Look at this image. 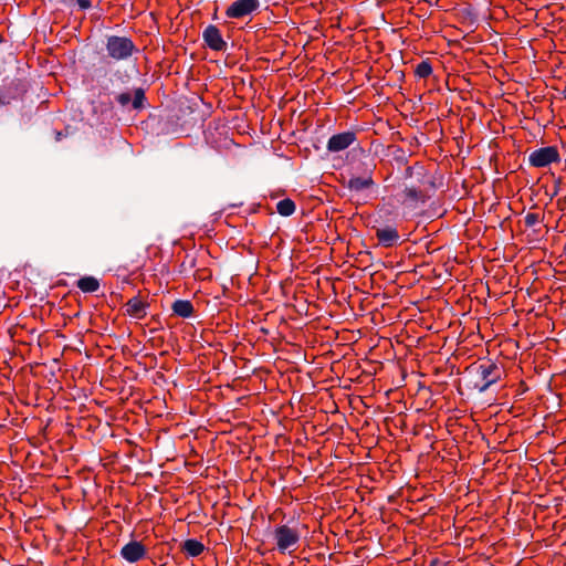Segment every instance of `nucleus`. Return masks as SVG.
<instances>
[{"label":"nucleus","instance_id":"1","mask_svg":"<svg viewBox=\"0 0 566 566\" xmlns=\"http://www.w3.org/2000/svg\"><path fill=\"white\" fill-rule=\"evenodd\" d=\"M468 379L465 388L470 391H478L479 394L485 392L492 385L501 379L500 367L492 363L471 365L467 368Z\"/></svg>","mask_w":566,"mask_h":566},{"label":"nucleus","instance_id":"2","mask_svg":"<svg viewBox=\"0 0 566 566\" xmlns=\"http://www.w3.org/2000/svg\"><path fill=\"white\" fill-rule=\"evenodd\" d=\"M105 50L107 57L116 62L126 61L138 51L130 38L119 35H107Z\"/></svg>","mask_w":566,"mask_h":566},{"label":"nucleus","instance_id":"3","mask_svg":"<svg viewBox=\"0 0 566 566\" xmlns=\"http://www.w3.org/2000/svg\"><path fill=\"white\" fill-rule=\"evenodd\" d=\"M364 170L361 176L352 175L347 181H343V186L349 191L352 196H359L366 191L377 188L373 178L375 165L364 163Z\"/></svg>","mask_w":566,"mask_h":566},{"label":"nucleus","instance_id":"4","mask_svg":"<svg viewBox=\"0 0 566 566\" xmlns=\"http://www.w3.org/2000/svg\"><path fill=\"white\" fill-rule=\"evenodd\" d=\"M109 95H113V101L123 109H126L129 105L135 111L145 107L146 96L145 90L142 87H134L132 92L126 88H123V91H109Z\"/></svg>","mask_w":566,"mask_h":566},{"label":"nucleus","instance_id":"5","mask_svg":"<svg viewBox=\"0 0 566 566\" xmlns=\"http://www.w3.org/2000/svg\"><path fill=\"white\" fill-rule=\"evenodd\" d=\"M138 74V70L135 65L130 66H117L109 71L106 78L105 88L111 91H120L127 88V85L135 75Z\"/></svg>","mask_w":566,"mask_h":566},{"label":"nucleus","instance_id":"6","mask_svg":"<svg viewBox=\"0 0 566 566\" xmlns=\"http://www.w3.org/2000/svg\"><path fill=\"white\" fill-rule=\"evenodd\" d=\"M273 538L275 539L277 551L281 554H285L291 553V548L298 543L301 535L295 528L280 525L274 528Z\"/></svg>","mask_w":566,"mask_h":566},{"label":"nucleus","instance_id":"7","mask_svg":"<svg viewBox=\"0 0 566 566\" xmlns=\"http://www.w3.org/2000/svg\"><path fill=\"white\" fill-rule=\"evenodd\" d=\"M560 156L555 146H547L532 151L528 156V164L535 168L549 166L552 163H558Z\"/></svg>","mask_w":566,"mask_h":566},{"label":"nucleus","instance_id":"8","mask_svg":"<svg viewBox=\"0 0 566 566\" xmlns=\"http://www.w3.org/2000/svg\"><path fill=\"white\" fill-rule=\"evenodd\" d=\"M260 8L259 0H235L226 10V15L231 19H242Z\"/></svg>","mask_w":566,"mask_h":566},{"label":"nucleus","instance_id":"9","mask_svg":"<svg viewBox=\"0 0 566 566\" xmlns=\"http://www.w3.org/2000/svg\"><path fill=\"white\" fill-rule=\"evenodd\" d=\"M202 39L206 45L213 51L224 52L228 48L227 42L222 39L220 30L213 24H209L205 28Z\"/></svg>","mask_w":566,"mask_h":566},{"label":"nucleus","instance_id":"10","mask_svg":"<svg viewBox=\"0 0 566 566\" xmlns=\"http://www.w3.org/2000/svg\"><path fill=\"white\" fill-rule=\"evenodd\" d=\"M356 140L354 132H343L333 135L327 142V150L331 153H338L348 148Z\"/></svg>","mask_w":566,"mask_h":566},{"label":"nucleus","instance_id":"11","mask_svg":"<svg viewBox=\"0 0 566 566\" xmlns=\"http://www.w3.org/2000/svg\"><path fill=\"white\" fill-rule=\"evenodd\" d=\"M120 556L128 563H136L146 556V547L138 541H130L122 547Z\"/></svg>","mask_w":566,"mask_h":566},{"label":"nucleus","instance_id":"12","mask_svg":"<svg viewBox=\"0 0 566 566\" xmlns=\"http://www.w3.org/2000/svg\"><path fill=\"white\" fill-rule=\"evenodd\" d=\"M376 238L378 243L385 248H390L399 242V233L394 227L376 228Z\"/></svg>","mask_w":566,"mask_h":566},{"label":"nucleus","instance_id":"13","mask_svg":"<svg viewBox=\"0 0 566 566\" xmlns=\"http://www.w3.org/2000/svg\"><path fill=\"white\" fill-rule=\"evenodd\" d=\"M405 179H416L419 185H429L434 187V181L427 179V171L423 166L416 164L415 166H408L405 169Z\"/></svg>","mask_w":566,"mask_h":566},{"label":"nucleus","instance_id":"14","mask_svg":"<svg viewBox=\"0 0 566 566\" xmlns=\"http://www.w3.org/2000/svg\"><path fill=\"white\" fill-rule=\"evenodd\" d=\"M148 306L149 304L135 296L126 303V312L135 318H144L147 315Z\"/></svg>","mask_w":566,"mask_h":566},{"label":"nucleus","instance_id":"15","mask_svg":"<svg viewBox=\"0 0 566 566\" xmlns=\"http://www.w3.org/2000/svg\"><path fill=\"white\" fill-rule=\"evenodd\" d=\"M420 185L417 182H411L410 185H407L403 189V196L405 201L408 202H426L427 196L426 193L420 189Z\"/></svg>","mask_w":566,"mask_h":566},{"label":"nucleus","instance_id":"16","mask_svg":"<svg viewBox=\"0 0 566 566\" xmlns=\"http://www.w3.org/2000/svg\"><path fill=\"white\" fill-rule=\"evenodd\" d=\"M171 310L175 315L182 318L190 317L193 314V305L188 300H176L171 305Z\"/></svg>","mask_w":566,"mask_h":566},{"label":"nucleus","instance_id":"17","mask_svg":"<svg viewBox=\"0 0 566 566\" xmlns=\"http://www.w3.org/2000/svg\"><path fill=\"white\" fill-rule=\"evenodd\" d=\"M76 286L84 293H93L99 289V282L94 276H83L76 282Z\"/></svg>","mask_w":566,"mask_h":566},{"label":"nucleus","instance_id":"18","mask_svg":"<svg viewBox=\"0 0 566 566\" xmlns=\"http://www.w3.org/2000/svg\"><path fill=\"white\" fill-rule=\"evenodd\" d=\"M182 551L190 557H197L205 551V545L197 539L190 538L184 542Z\"/></svg>","mask_w":566,"mask_h":566},{"label":"nucleus","instance_id":"19","mask_svg":"<svg viewBox=\"0 0 566 566\" xmlns=\"http://www.w3.org/2000/svg\"><path fill=\"white\" fill-rule=\"evenodd\" d=\"M296 206L295 202L290 199L285 198L277 202L276 205V211L282 217H290L295 212Z\"/></svg>","mask_w":566,"mask_h":566},{"label":"nucleus","instance_id":"20","mask_svg":"<svg viewBox=\"0 0 566 566\" xmlns=\"http://www.w3.org/2000/svg\"><path fill=\"white\" fill-rule=\"evenodd\" d=\"M415 73L420 78H426L432 73V66L429 61H421L415 70Z\"/></svg>","mask_w":566,"mask_h":566},{"label":"nucleus","instance_id":"21","mask_svg":"<svg viewBox=\"0 0 566 566\" xmlns=\"http://www.w3.org/2000/svg\"><path fill=\"white\" fill-rule=\"evenodd\" d=\"M543 219H544V217L543 216L541 217L538 213L528 212L524 218V222H525L526 227H534L535 224L541 222Z\"/></svg>","mask_w":566,"mask_h":566},{"label":"nucleus","instance_id":"22","mask_svg":"<svg viewBox=\"0 0 566 566\" xmlns=\"http://www.w3.org/2000/svg\"><path fill=\"white\" fill-rule=\"evenodd\" d=\"M196 265V259L195 258H186V260L181 263V272H187L191 269H193Z\"/></svg>","mask_w":566,"mask_h":566},{"label":"nucleus","instance_id":"23","mask_svg":"<svg viewBox=\"0 0 566 566\" xmlns=\"http://www.w3.org/2000/svg\"><path fill=\"white\" fill-rule=\"evenodd\" d=\"M193 106H197V107H198L199 105H198V103H193V105H187V106H185V107H181V108H180V111H181L182 113H186V111H189L190 113H193V112H195Z\"/></svg>","mask_w":566,"mask_h":566},{"label":"nucleus","instance_id":"24","mask_svg":"<svg viewBox=\"0 0 566 566\" xmlns=\"http://www.w3.org/2000/svg\"><path fill=\"white\" fill-rule=\"evenodd\" d=\"M429 566H446V565L441 560H439V559H432L430 562Z\"/></svg>","mask_w":566,"mask_h":566},{"label":"nucleus","instance_id":"25","mask_svg":"<svg viewBox=\"0 0 566 566\" xmlns=\"http://www.w3.org/2000/svg\"><path fill=\"white\" fill-rule=\"evenodd\" d=\"M203 119H205V118H203V114H200L198 117H195V118H193V122H195V124H197L198 122L202 123V122H203Z\"/></svg>","mask_w":566,"mask_h":566},{"label":"nucleus","instance_id":"26","mask_svg":"<svg viewBox=\"0 0 566 566\" xmlns=\"http://www.w3.org/2000/svg\"><path fill=\"white\" fill-rule=\"evenodd\" d=\"M61 138H62V133H61V132H57V133H56V140H61Z\"/></svg>","mask_w":566,"mask_h":566},{"label":"nucleus","instance_id":"27","mask_svg":"<svg viewBox=\"0 0 566 566\" xmlns=\"http://www.w3.org/2000/svg\"><path fill=\"white\" fill-rule=\"evenodd\" d=\"M2 42H4V39H3V36L0 34V44H1Z\"/></svg>","mask_w":566,"mask_h":566}]
</instances>
